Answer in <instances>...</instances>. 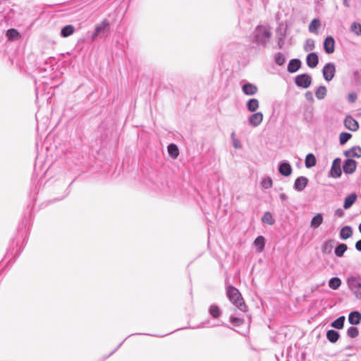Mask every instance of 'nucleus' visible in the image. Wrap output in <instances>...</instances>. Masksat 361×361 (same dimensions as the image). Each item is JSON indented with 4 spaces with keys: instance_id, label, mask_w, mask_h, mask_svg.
Masks as SVG:
<instances>
[{
    "instance_id": "f257e3e1",
    "label": "nucleus",
    "mask_w": 361,
    "mask_h": 361,
    "mask_svg": "<svg viewBox=\"0 0 361 361\" xmlns=\"http://www.w3.org/2000/svg\"><path fill=\"white\" fill-rule=\"evenodd\" d=\"M226 295L229 300L241 312H245L247 307L239 290L233 286H228Z\"/></svg>"
},
{
    "instance_id": "f03ea898",
    "label": "nucleus",
    "mask_w": 361,
    "mask_h": 361,
    "mask_svg": "<svg viewBox=\"0 0 361 361\" xmlns=\"http://www.w3.org/2000/svg\"><path fill=\"white\" fill-rule=\"evenodd\" d=\"M271 33L264 26H257L253 32V41L261 45H266Z\"/></svg>"
},
{
    "instance_id": "7ed1b4c3",
    "label": "nucleus",
    "mask_w": 361,
    "mask_h": 361,
    "mask_svg": "<svg viewBox=\"0 0 361 361\" xmlns=\"http://www.w3.org/2000/svg\"><path fill=\"white\" fill-rule=\"evenodd\" d=\"M295 85L302 88H307L312 83V78L307 73L298 75L295 78Z\"/></svg>"
},
{
    "instance_id": "20e7f679",
    "label": "nucleus",
    "mask_w": 361,
    "mask_h": 361,
    "mask_svg": "<svg viewBox=\"0 0 361 361\" xmlns=\"http://www.w3.org/2000/svg\"><path fill=\"white\" fill-rule=\"evenodd\" d=\"M336 73V66L334 63L329 62L325 64L322 69V74L324 80L327 82L331 81Z\"/></svg>"
},
{
    "instance_id": "39448f33",
    "label": "nucleus",
    "mask_w": 361,
    "mask_h": 361,
    "mask_svg": "<svg viewBox=\"0 0 361 361\" xmlns=\"http://www.w3.org/2000/svg\"><path fill=\"white\" fill-rule=\"evenodd\" d=\"M348 288L355 293H357L361 288V277L350 276L347 279Z\"/></svg>"
},
{
    "instance_id": "423d86ee",
    "label": "nucleus",
    "mask_w": 361,
    "mask_h": 361,
    "mask_svg": "<svg viewBox=\"0 0 361 361\" xmlns=\"http://www.w3.org/2000/svg\"><path fill=\"white\" fill-rule=\"evenodd\" d=\"M341 160L340 158H336L334 160L331 170L330 175L333 178H339L341 176L342 171L341 168Z\"/></svg>"
},
{
    "instance_id": "0eeeda50",
    "label": "nucleus",
    "mask_w": 361,
    "mask_h": 361,
    "mask_svg": "<svg viewBox=\"0 0 361 361\" xmlns=\"http://www.w3.org/2000/svg\"><path fill=\"white\" fill-rule=\"evenodd\" d=\"M263 114L262 112H256L251 114L248 118L249 124L252 127L259 126L263 121Z\"/></svg>"
},
{
    "instance_id": "6e6552de",
    "label": "nucleus",
    "mask_w": 361,
    "mask_h": 361,
    "mask_svg": "<svg viewBox=\"0 0 361 361\" xmlns=\"http://www.w3.org/2000/svg\"><path fill=\"white\" fill-rule=\"evenodd\" d=\"M357 167V162L352 159H348L345 161L343 169L345 173L351 174L355 171Z\"/></svg>"
},
{
    "instance_id": "1a4fd4ad",
    "label": "nucleus",
    "mask_w": 361,
    "mask_h": 361,
    "mask_svg": "<svg viewBox=\"0 0 361 361\" xmlns=\"http://www.w3.org/2000/svg\"><path fill=\"white\" fill-rule=\"evenodd\" d=\"M324 49L328 54L334 53L335 50V40L331 36L325 38L324 41Z\"/></svg>"
},
{
    "instance_id": "9d476101",
    "label": "nucleus",
    "mask_w": 361,
    "mask_h": 361,
    "mask_svg": "<svg viewBox=\"0 0 361 361\" xmlns=\"http://www.w3.org/2000/svg\"><path fill=\"white\" fill-rule=\"evenodd\" d=\"M242 91L245 95L252 96L257 92L258 88L255 84L246 82L242 86Z\"/></svg>"
},
{
    "instance_id": "9b49d317",
    "label": "nucleus",
    "mask_w": 361,
    "mask_h": 361,
    "mask_svg": "<svg viewBox=\"0 0 361 361\" xmlns=\"http://www.w3.org/2000/svg\"><path fill=\"white\" fill-rule=\"evenodd\" d=\"M344 125L346 128L352 131H356L359 128L358 122L350 116L345 117Z\"/></svg>"
},
{
    "instance_id": "f8f14e48",
    "label": "nucleus",
    "mask_w": 361,
    "mask_h": 361,
    "mask_svg": "<svg viewBox=\"0 0 361 361\" xmlns=\"http://www.w3.org/2000/svg\"><path fill=\"white\" fill-rule=\"evenodd\" d=\"M308 183V179L305 176H300L295 180L294 189L297 191H302Z\"/></svg>"
},
{
    "instance_id": "ddd939ff",
    "label": "nucleus",
    "mask_w": 361,
    "mask_h": 361,
    "mask_svg": "<svg viewBox=\"0 0 361 361\" xmlns=\"http://www.w3.org/2000/svg\"><path fill=\"white\" fill-rule=\"evenodd\" d=\"M109 25V21L104 19L99 25H97L92 36V40H94L100 33L104 32Z\"/></svg>"
},
{
    "instance_id": "4468645a",
    "label": "nucleus",
    "mask_w": 361,
    "mask_h": 361,
    "mask_svg": "<svg viewBox=\"0 0 361 361\" xmlns=\"http://www.w3.org/2000/svg\"><path fill=\"white\" fill-rule=\"evenodd\" d=\"M307 65L311 68H315L319 62L318 56L315 52H312L307 56L306 58Z\"/></svg>"
},
{
    "instance_id": "2eb2a0df",
    "label": "nucleus",
    "mask_w": 361,
    "mask_h": 361,
    "mask_svg": "<svg viewBox=\"0 0 361 361\" xmlns=\"http://www.w3.org/2000/svg\"><path fill=\"white\" fill-rule=\"evenodd\" d=\"M301 66V61L300 59H291L288 65V71L289 73H295L300 69Z\"/></svg>"
},
{
    "instance_id": "dca6fc26",
    "label": "nucleus",
    "mask_w": 361,
    "mask_h": 361,
    "mask_svg": "<svg viewBox=\"0 0 361 361\" xmlns=\"http://www.w3.org/2000/svg\"><path fill=\"white\" fill-rule=\"evenodd\" d=\"M361 321V314L358 311L351 312L348 315V322L352 325H357Z\"/></svg>"
},
{
    "instance_id": "f3484780",
    "label": "nucleus",
    "mask_w": 361,
    "mask_h": 361,
    "mask_svg": "<svg viewBox=\"0 0 361 361\" xmlns=\"http://www.w3.org/2000/svg\"><path fill=\"white\" fill-rule=\"evenodd\" d=\"M345 157H361V147L355 146L344 152Z\"/></svg>"
},
{
    "instance_id": "a211bd4d",
    "label": "nucleus",
    "mask_w": 361,
    "mask_h": 361,
    "mask_svg": "<svg viewBox=\"0 0 361 361\" xmlns=\"http://www.w3.org/2000/svg\"><path fill=\"white\" fill-rule=\"evenodd\" d=\"M279 171L281 175L288 176L291 174L292 168L288 162H283L279 165Z\"/></svg>"
},
{
    "instance_id": "6ab92c4d",
    "label": "nucleus",
    "mask_w": 361,
    "mask_h": 361,
    "mask_svg": "<svg viewBox=\"0 0 361 361\" xmlns=\"http://www.w3.org/2000/svg\"><path fill=\"white\" fill-rule=\"evenodd\" d=\"M321 21L319 18H314L310 23L308 30L310 32L318 34V29L321 27Z\"/></svg>"
},
{
    "instance_id": "aec40b11",
    "label": "nucleus",
    "mask_w": 361,
    "mask_h": 361,
    "mask_svg": "<svg viewBox=\"0 0 361 361\" xmlns=\"http://www.w3.org/2000/svg\"><path fill=\"white\" fill-rule=\"evenodd\" d=\"M259 106L258 99L255 98L250 99L246 103V107L250 112L256 111Z\"/></svg>"
},
{
    "instance_id": "412c9836",
    "label": "nucleus",
    "mask_w": 361,
    "mask_h": 361,
    "mask_svg": "<svg viewBox=\"0 0 361 361\" xmlns=\"http://www.w3.org/2000/svg\"><path fill=\"white\" fill-rule=\"evenodd\" d=\"M339 235L342 240H346L352 236L353 229L350 226H345L341 229Z\"/></svg>"
},
{
    "instance_id": "4be33fe9",
    "label": "nucleus",
    "mask_w": 361,
    "mask_h": 361,
    "mask_svg": "<svg viewBox=\"0 0 361 361\" xmlns=\"http://www.w3.org/2000/svg\"><path fill=\"white\" fill-rule=\"evenodd\" d=\"M323 222V216L322 214H317L310 221V226L314 229L319 227Z\"/></svg>"
},
{
    "instance_id": "5701e85b",
    "label": "nucleus",
    "mask_w": 361,
    "mask_h": 361,
    "mask_svg": "<svg viewBox=\"0 0 361 361\" xmlns=\"http://www.w3.org/2000/svg\"><path fill=\"white\" fill-rule=\"evenodd\" d=\"M209 313L214 319H218L221 315L220 308L216 305H212L209 307Z\"/></svg>"
},
{
    "instance_id": "b1692460",
    "label": "nucleus",
    "mask_w": 361,
    "mask_h": 361,
    "mask_svg": "<svg viewBox=\"0 0 361 361\" xmlns=\"http://www.w3.org/2000/svg\"><path fill=\"white\" fill-rule=\"evenodd\" d=\"M357 195L355 193H352L348 195L344 200L343 207L347 209L350 208L353 204L355 202Z\"/></svg>"
},
{
    "instance_id": "393cba45",
    "label": "nucleus",
    "mask_w": 361,
    "mask_h": 361,
    "mask_svg": "<svg viewBox=\"0 0 361 361\" xmlns=\"http://www.w3.org/2000/svg\"><path fill=\"white\" fill-rule=\"evenodd\" d=\"M6 35L8 39L11 41L18 39L20 37V33L14 28L8 30Z\"/></svg>"
},
{
    "instance_id": "a878e982",
    "label": "nucleus",
    "mask_w": 361,
    "mask_h": 361,
    "mask_svg": "<svg viewBox=\"0 0 361 361\" xmlns=\"http://www.w3.org/2000/svg\"><path fill=\"white\" fill-rule=\"evenodd\" d=\"M265 239L263 236H258L254 241V245L255 246L258 252H262L264 247Z\"/></svg>"
},
{
    "instance_id": "bb28decb",
    "label": "nucleus",
    "mask_w": 361,
    "mask_h": 361,
    "mask_svg": "<svg viewBox=\"0 0 361 361\" xmlns=\"http://www.w3.org/2000/svg\"><path fill=\"white\" fill-rule=\"evenodd\" d=\"M340 337L338 332L335 330H329L326 332V338L331 343H336Z\"/></svg>"
},
{
    "instance_id": "cd10ccee",
    "label": "nucleus",
    "mask_w": 361,
    "mask_h": 361,
    "mask_svg": "<svg viewBox=\"0 0 361 361\" xmlns=\"http://www.w3.org/2000/svg\"><path fill=\"white\" fill-rule=\"evenodd\" d=\"M75 28L72 25H68L61 29V35L63 37H67L74 32Z\"/></svg>"
},
{
    "instance_id": "c85d7f7f",
    "label": "nucleus",
    "mask_w": 361,
    "mask_h": 361,
    "mask_svg": "<svg viewBox=\"0 0 361 361\" xmlns=\"http://www.w3.org/2000/svg\"><path fill=\"white\" fill-rule=\"evenodd\" d=\"M345 319V318L344 316H341L338 319L334 320L331 324V326L335 329H341L343 328Z\"/></svg>"
},
{
    "instance_id": "c756f323",
    "label": "nucleus",
    "mask_w": 361,
    "mask_h": 361,
    "mask_svg": "<svg viewBox=\"0 0 361 361\" xmlns=\"http://www.w3.org/2000/svg\"><path fill=\"white\" fill-rule=\"evenodd\" d=\"M167 149H168V152H169V155L172 158L176 159L178 157V156L179 154V151H178V147L175 144H170L168 146Z\"/></svg>"
},
{
    "instance_id": "7c9ffc66",
    "label": "nucleus",
    "mask_w": 361,
    "mask_h": 361,
    "mask_svg": "<svg viewBox=\"0 0 361 361\" xmlns=\"http://www.w3.org/2000/svg\"><path fill=\"white\" fill-rule=\"evenodd\" d=\"M316 165V158L314 154H308L305 158V166L308 169Z\"/></svg>"
},
{
    "instance_id": "2f4dec72",
    "label": "nucleus",
    "mask_w": 361,
    "mask_h": 361,
    "mask_svg": "<svg viewBox=\"0 0 361 361\" xmlns=\"http://www.w3.org/2000/svg\"><path fill=\"white\" fill-rule=\"evenodd\" d=\"M341 285V281L338 277L331 278L329 282V286L333 290H337Z\"/></svg>"
},
{
    "instance_id": "473e14b6",
    "label": "nucleus",
    "mask_w": 361,
    "mask_h": 361,
    "mask_svg": "<svg viewBox=\"0 0 361 361\" xmlns=\"http://www.w3.org/2000/svg\"><path fill=\"white\" fill-rule=\"evenodd\" d=\"M348 249V247L345 244H340L338 245L336 248H335V250H334V253L335 255L338 257H341L344 252L347 250Z\"/></svg>"
},
{
    "instance_id": "72a5a7b5",
    "label": "nucleus",
    "mask_w": 361,
    "mask_h": 361,
    "mask_svg": "<svg viewBox=\"0 0 361 361\" xmlns=\"http://www.w3.org/2000/svg\"><path fill=\"white\" fill-rule=\"evenodd\" d=\"M326 88L325 86H319L315 92V96L318 99H324L326 95Z\"/></svg>"
},
{
    "instance_id": "f704fd0d",
    "label": "nucleus",
    "mask_w": 361,
    "mask_h": 361,
    "mask_svg": "<svg viewBox=\"0 0 361 361\" xmlns=\"http://www.w3.org/2000/svg\"><path fill=\"white\" fill-rule=\"evenodd\" d=\"M262 220L264 223H266L269 225H273L274 224V219L271 213L269 212L264 213Z\"/></svg>"
},
{
    "instance_id": "c9c22d12",
    "label": "nucleus",
    "mask_w": 361,
    "mask_h": 361,
    "mask_svg": "<svg viewBox=\"0 0 361 361\" xmlns=\"http://www.w3.org/2000/svg\"><path fill=\"white\" fill-rule=\"evenodd\" d=\"M350 30L357 36L361 35V24L357 22L353 23L350 26Z\"/></svg>"
},
{
    "instance_id": "e433bc0d",
    "label": "nucleus",
    "mask_w": 361,
    "mask_h": 361,
    "mask_svg": "<svg viewBox=\"0 0 361 361\" xmlns=\"http://www.w3.org/2000/svg\"><path fill=\"white\" fill-rule=\"evenodd\" d=\"M274 61L277 65L282 66L286 62V57L282 53H277L274 57Z\"/></svg>"
},
{
    "instance_id": "4c0bfd02",
    "label": "nucleus",
    "mask_w": 361,
    "mask_h": 361,
    "mask_svg": "<svg viewBox=\"0 0 361 361\" xmlns=\"http://www.w3.org/2000/svg\"><path fill=\"white\" fill-rule=\"evenodd\" d=\"M359 334V331L357 327L350 326L347 330V335L350 338H356Z\"/></svg>"
},
{
    "instance_id": "58836bf2",
    "label": "nucleus",
    "mask_w": 361,
    "mask_h": 361,
    "mask_svg": "<svg viewBox=\"0 0 361 361\" xmlns=\"http://www.w3.org/2000/svg\"><path fill=\"white\" fill-rule=\"evenodd\" d=\"M352 137L351 134L350 133H341L339 135V142H340V144L341 145H344L345 143H346L348 140L350 139V137Z\"/></svg>"
},
{
    "instance_id": "ea45409f",
    "label": "nucleus",
    "mask_w": 361,
    "mask_h": 361,
    "mask_svg": "<svg viewBox=\"0 0 361 361\" xmlns=\"http://www.w3.org/2000/svg\"><path fill=\"white\" fill-rule=\"evenodd\" d=\"M230 322L234 326H239L243 324L244 319L240 317L231 316Z\"/></svg>"
},
{
    "instance_id": "a19ab883",
    "label": "nucleus",
    "mask_w": 361,
    "mask_h": 361,
    "mask_svg": "<svg viewBox=\"0 0 361 361\" xmlns=\"http://www.w3.org/2000/svg\"><path fill=\"white\" fill-rule=\"evenodd\" d=\"M314 41L312 39H307L305 41V45H304V49L306 51H312L314 49Z\"/></svg>"
},
{
    "instance_id": "79ce46f5",
    "label": "nucleus",
    "mask_w": 361,
    "mask_h": 361,
    "mask_svg": "<svg viewBox=\"0 0 361 361\" xmlns=\"http://www.w3.org/2000/svg\"><path fill=\"white\" fill-rule=\"evenodd\" d=\"M272 180L270 177H266L263 178V180L261 182L262 187L264 189H268L271 188L272 186Z\"/></svg>"
},
{
    "instance_id": "37998d69",
    "label": "nucleus",
    "mask_w": 361,
    "mask_h": 361,
    "mask_svg": "<svg viewBox=\"0 0 361 361\" xmlns=\"http://www.w3.org/2000/svg\"><path fill=\"white\" fill-rule=\"evenodd\" d=\"M219 326V324H210V321L208 319V320H206L202 323H200L197 326V328H206V327H214V326Z\"/></svg>"
},
{
    "instance_id": "c03bdc74",
    "label": "nucleus",
    "mask_w": 361,
    "mask_h": 361,
    "mask_svg": "<svg viewBox=\"0 0 361 361\" xmlns=\"http://www.w3.org/2000/svg\"><path fill=\"white\" fill-rule=\"evenodd\" d=\"M231 138H232V140H233V147L235 148V149H240L241 148V144L240 142V141L235 138V133H233L231 134Z\"/></svg>"
},
{
    "instance_id": "a18cd8bd",
    "label": "nucleus",
    "mask_w": 361,
    "mask_h": 361,
    "mask_svg": "<svg viewBox=\"0 0 361 361\" xmlns=\"http://www.w3.org/2000/svg\"><path fill=\"white\" fill-rule=\"evenodd\" d=\"M357 99V94L355 93H350L348 96V100L350 103H353Z\"/></svg>"
},
{
    "instance_id": "49530a36",
    "label": "nucleus",
    "mask_w": 361,
    "mask_h": 361,
    "mask_svg": "<svg viewBox=\"0 0 361 361\" xmlns=\"http://www.w3.org/2000/svg\"><path fill=\"white\" fill-rule=\"evenodd\" d=\"M277 44L279 49H281L284 44V35H281L278 39Z\"/></svg>"
},
{
    "instance_id": "de8ad7c7",
    "label": "nucleus",
    "mask_w": 361,
    "mask_h": 361,
    "mask_svg": "<svg viewBox=\"0 0 361 361\" xmlns=\"http://www.w3.org/2000/svg\"><path fill=\"white\" fill-rule=\"evenodd\" d=\"M355 248H356L358 251H361V240H358V241L355 243Z\"/></svg>"
},
{
    "instance_id": "09e8293b",
    "label": "nucleus",
    "mask_w": 361,
    "mask_h": 361,
    "mask_svg": "<svg viewBox=\"0 0 361 361\" xmlns=\"http://www.w3.org/2000/svg\"><path fill=\"white\" fill-rule=\"evenodd\" d=\"M279 197H280L281 201H285L288 198L287 195L285 193H281L279 195Z\"/></svg>"
},
{
    "instance_id": "8fccbe9b",
    "label": "nucleus",
    "mask_w": 361,
    "mask_h": 361,
    "mask_svg": "<svg viewBox=\"0 0 361 361\" xmlns=\"http://www.w3.org/2000/svg\"><path fill=\"white\" fill-rule=\"evenodd\" d=\"M305 97L307 99H312V93L310 92H307L306 94H305Z\"/></svg>"
},
{
    "instance_id": "3c124183",
    "label": "nucleus",
    "mask_w": 361,
    "mask_h": 361,
    "mask_svg": "<svg viewBox=\"0 0 361 361\" xmlns=\"http://www.w3.org/2000/svg\"><path fill=\"white\" fill-rule=\"evenodd\" d=\"M343 4L344 6H345L347 8L350 7V4H349L348 0H343Z\"/></svg>"
},
{
    "instance_id": "603ef678",
    "label": "nucleus",
    "mask_w": 361,
    "mask_h": 361,
    "mask_svg": "<svg viewBox=\"0 0 361 361\" xmlns=\"http://www.w3.org/2000/svg\"><path fill=\"white\" fill-rule=\"evenodd\" d=\"M343 211H342V210L338 209V210L336 211V214H337L338 216H343Z\"/></svg>"
},
{
    "instance_id": "864d4df0",
    "label": "nucleus",
    "mask_w": 361,
    "mask_h": 361,
    "mask_svg": "<svg viewBox=\"0 0 361 361\" xmlns=\"http://www.w3.org/2000/svg\"><path fill=\"white\" fill-rule=\"evenodd\" d=\"M359 231L361 233V224L359 225Z\"/></svg>"
}]
</instances>
